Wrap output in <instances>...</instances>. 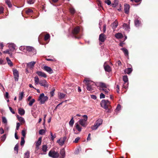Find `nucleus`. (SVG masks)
Instances as JSON below:
<instances>
[{"label": "nucleus", "instance_id": "f257e3e1", "mask_svg": "<svg viewBox=\"0 0 158 158\" xmlns=\"http://www.w3.org/2000/svg\"><path fill=\"white\" fill-rule=\"evenodd\" d=\"M83 82L86 85V88L89 91H92L94 90L96 85L95 83L92 81L88 80L87 78H85L83 81Z\"/></svg>", "mask_w": 158, "mask_h": 158}, {"label": "nucleus", "instance_id": "f03ea898", "mask_svg": "<svg viewBox=\"0 0 158 158\" xmlns=\"http://www.w3.org/2000/svg\"><path fill=\"white\" fill-rule=\"evenodd\" d=\"M82 116L84 117V119H80L78 121V124L82 126V127H85L87 125L86 121L88 119V117L87 115H84Z\"/></svg>", "mask_w": 158, "mask_h": 158}, {"label": "nucleus", "instance_id": "7ed1b4c3", "mask_svg": "<svg viewBox=\"0 0 158 158\" xmlns=\"http://www.w3.org/2000/svg\"><path fill=\"white\" fill-rule=\"evenodd\" d=\"M48 99V97L47 96H45L44 93L40 94L38 98V101L41 104H44L45 102Z\"/></svg>", "mask_w": 158, "mask_h": 158}, {"label": "nucleus", "instance_id": "20e7f679", "mask_svg": "<svg viewBox=\"0 0 158 158\" xmlns=\"http://www.w3.org/2000/svg\"><path fill=\"white\" fill-rule=\"evenodd\" d=\"M59 154L57 151L53 150H51L48 153L49 156L52 158H57L59 156Z\"/></svg>", "mask_w": 158, "mask_h": 158}, {"label": "nucleus", "instance_id": "39448f33", "mask_svg": "<svg viewBox=\"0 0 158 158\" xmlns=\"http://www.w3.org/2000/svg\"><path fill=\"white\" fill-rule=\"evenodd\" d=\"M102 120L101 119H99L97 120L94 125L91 127V129L93 130H95L102 124Z\"/></svg>", "mask_w": 158, "mask_h": 158}, {"label": "nucleus", "instance_id": "423d86ee", "mask_svg": "<svg viewBox=\"0 0 158 158\" xmlns=\"http://www.w3.org/2000/svg\"><path fill=\"white\" fill-rule=\"evenodd\" d=\"M110 104V102L107 100H102L101 103V106L106 109H108Z\"/></svg>", "mask_w": 158, "mask_h": 158}, {"label": "nucleus", "instance_id": "0eeeda50", "mask_svg": "<svg viewBox=\"0 0 158 158\" xmlns=\"http://www.w3.org/2000/svg\"><path fill=\"white\" fill-rule=\"evenodd\" d=\"M123 81H124V83L123 86V88L127 89L128 85V78L127 75L124 76L123 77Z\"/></svg>", "mask_w": 158, "mask_h": 158}, {"label": "nucleus", "instance_id": "6e6552de", "mask_svg": "<svg viewBox=\"0 0 158 158\" xmlns=\"http://www.w3.org/2000/svg\"><path fill=\"white\" fill-rule=\"evenodd\" d=\"M13 72L15 81H18L19 77V73L18 71L16 69H13Z\"/></svg>", "mask_w": 158, "mask_h": 158}, {"label": "nucleus", "instance_id": "1a4fd4ad", "mask_svg": "<svg viewBox=\"0 0 158 158\" xmlns=\"http://www.w3.org/2000/svg\"><path fill=\"white\" fill-rule=\"evenodd\" d=\"M39 84L42 86H44L45 88H48V83L45 80H41L39 83Z\"/></svg>", "mask_w": 158, "mask_h": 158}, {"label": "nucleus", "instance_id": "9d476101", "mask_svg": "<svg viewBox=\"0 0 158 158\" xmlns=\"http://www.w3.org/2000/svg\"><path fill=\"white\" fill-rule=\"evenodd\" d=\"M26 52H32L34 54H35L36 53L35 49L30 46H26Z\"/></svg>", "mask_w": 158, "mask_h": 158}, {"label": "nucleus", "instance_id": "9b49d317", "mask_svg": "<svg viewBox=\"0 0 158 158\" xmlns=\"http://www.w3.org/2000/svg\"><path fill=\"white\" fill-rule=\"evenodd\" d=\"M35 63V62L34 61H31L27 63V66L28 68H29L30 69H32L33 68Z\"/></svg>", "mask_w": 158, "mask_h": 158}, {"label": "nucleus", "instance_id": "f8f14e48", "mask_svg": "<svg viewBox=\"0 0 158 158\" xmlns=\"http://www.w3.org/2000/svg\"><path fill=\"white\" fill-rule=\"evenodd\" d=\"M139 19L138 17L137 16H136V17H135V26L136 27H138L141 24V22L139 20Z\"/></svg>", "mask_w": 158, "mask_h": 158}, {"label": "nucleus", "instance_id": "ddd939ff", "mask_svg": "<svg viewBox=\"0 0 158 158\" xmlns=\"http://www.w3.org/2000/svg\"><path fill=\"white\" fill-rule=\"evenodd\" d=\"M124 12L127 14L129 13V10L130 8V5L128 4H125L124 6Z\"/></svg>", "mask_w": 158, "mask_h": 158}, {"label": "nucleus", "instance_id": "4468645a", "mask_svg": "<svg viewBox=\"0 0 158 158\" xmlns=\"http://www.w3.org/2000/svg\"><path fill=\"white\" fill-rule=\"evenodd\" d=\"M8 47L9 48V50L10 51L14 52L15 50L16 46L13 43H9V44Z\"/></svg>", "mask_w": 158, "mask_h": 158}, {"label": "nucleus", "instance_id": "2eb2a0df", "mask_svg": "<svg viewBox=\"0 0 158 158\" xmlns=\"http://www.w3.org/2000/svg\"><path fill=\"white\" fill-rule=\"evenodd\" d=\"M106 35L103 33H102L99 35V40L101 42H104L106 40Z\"/></svg>", "mask_w": 158, "mask_h": 158}, {"label": "nucleus", "instance_id": "dca6fc26", "mask_svg": "<svg viewBox=\"0 0 158 158\" xmlns=\"http://www.w3.org/2000/svg\"><path fill=\"white\" fill-rule=\"evenodd\" d=\"M48 147L46 145H43L42 147V151L43 152H41L40 154L41 155H45L46 154V152L47 151Z\"/></svg>", "mask_w": 158, "mask_h": 158}, {"label": "nucleus", "instance_id": "f3484780", "mask_svg": "<svg viewBox=\"0 0 158 158\" xmlns=\"http://www.w3.org/2000/svg\"><path fill=\"white\" fill-rule=\"evenodd\" d=\"M43 69L45 71L48 72L49 73H53V71L51 68L48 66H45L44 67Z\"/></svg>", "mask_w": 158, "mask_h": 158}, {"label": "nucleus", "instance_id": "a211bd4d", "mask_svg": "<svg viewBox=\"0 0 158 158\" xmlns=\"http://www.w3.org/2000/svg\"><path fill=\"white\" fill-rule=\"evenodd\" d=\"M36 73L40 77H42L44 78L47 77V75L44 72L40 71L36 72Z\"/></svg>", "mask_w": 158, "mask_h": 158}, {"label": "nucleus", "instance_id": "6ab92c4d", "mask_svg": "<svg viewBox=\"0 0 158 158\" xmlns=\"http://www.w3.org/2000/svg\"><path fill=\"white\" fill-rule=\"evenodd\" d=\"M104 67L105 70L107 72H110L111 71V68L109 65H106V63H105L104 64Z\"/></svg>", "mask_w": 158, "mask_h": 158}, {"label": "nucleus", "instance_id": "aec40b11", "mask_svg": "<svg viewBox=\"0 0 158 158\" xmlns=\"http://www.w3.org/2000/svg\"><path fill=\"white\" fill-rule=\"evenodd\" d=\"M80 28L78 26L75 27L73 30L72 31V33L73 34H77L79 32Z\"/></svg>", "mask_w": 158, "mask_h": 158}, {"label": "nucleus", "instance_id": "412c9836", "mask_svg": "<svg viewBox=\"0 0 158 158\" xmlns=\"http://www.w3.org/2000/svg\"><path fill=\"white\" fill-rule=\"evenodd\" d=\"M42 138L40 137L38 141L36 142L35 145L36 148H39V146L40 145L41 143Z\"/></svg>", "mask_w": 158, "mask_h": 158}, {"label": "nucleus", "instance_id": "4be33fe9", "mask_svg": "<svg viewBox=\"0 0 158 158\" xmlns=\"http://www.w3.org/2000/svg\"><path fill=\"white\" fill-rule=\"evenodd\" d=\"M132 71V69L131 68H127L125 69L124 70L125 73L128 74H130Z\"/></svg>", "mask_w": 158, "mask_h": 158}, {"label": "nucleus", "instance_id": "5701e85b", "mask_svg": "<svg viewBox=\"0 0 158 158\" xmlns=\"http://www.w3.org/2000/svg\"><path fill=\"white\" fill-rule=\"evenodd\" d=\"M121 49L123 51L124 54L125 56H128V51L127 49L125 48H121Z\"/></svg>", "mask_w": 158, "mask_h": 158}, {"label": "nucleus", "instance_id": "b1692460", "mask_svg": "<svg viewBox=\"0 0 158 158\" xmlns=\"http://www.w3.org/2000/svg\"><path fill=\"white\" fill-rule=\"evenodd\" d=\"M60 154L61 155V158H64L65 156V152L64 149H62L60 151Z\"/></svg>", "mask_w": 158, "mask_h": 158}, {"label": "nucleus", "instance_id": "393cba45", "mask_svg": "<svg viewBox=\"0 0 158 158\" xmlns=\"http://www.w3.org/2000/svg\"><path fill=\"white\" fill-rule=\"evenodd\" d=\"M25 110L22 108H20L18 110V113L21 115H22L25 114Z\"/></svg>", "mask_w": 158, "mask_h": 158}, {"label": "nucleus", "instance_id": "a878e982", "mask_svg": "<svg viewBox=\"0 0 158 158\" xmlns=\"http://www.w3.org/2000/svg\"><path fill=\"white\" fill-rule=\"evenodd\" d=\"M75 127L78 131L79 132L81 131L82 128L78 123H77L75 124Z\"/></svg>", "mask_w": 158, "mask_h": 158}, {"label": "nucleus", "instance_id": "bb28decb", "mask_svg": "<svg viewBox=\"0 0 158 158\" xmlns=\"http://www.w3.org/2000/svg\"><path fill=\"white\" fill-rule=\"evenodd\" d=\"M34 81L35 85L38 84L40 82L39 79L37 76H36L34 77Z\"/></svg>", "mask_w": 158, "mask_h": 158}, {"label": "nucleus", "instance_id": "cd10ccee", "mask_svg": "<svg viewBox=\"0 0 158 158\" xmlns=\"http://www.w3.org/2000/svg\"><path fill=\"white\" fill-rule=\"evenodd\" d=\"M17 117L18 119V120L19 122L22 123H25V121L24 118L21 117H19L18 115L17 116Z\"/></svg>", "mask_w": 158, "mask_h": 158}, {"label": "nucleus", "instance_id": "c85d7f7f", "mask_svg": "<svg viewBox=\"0 0 158 158\" xmlns=\"http://www.w3.org/2000/svg\"><path fill=\"white\" fill-rule=\"evenodd\" d=\"M6 60L8 64L10 66L12 67L13 66L12 62L11 61V60L9 59L8 57L6 58Z\"/></svg>", "mask_w": 158, "mask_h": 158}, {"label": "nucleus", "instance_id": "c756f323", "mask_svg": "<svg viewBox=\"0 0 158 158\" xmlns=\"http://www.w3.org/2000/svg\"><path fill=\"white\" fill-rule=\"evenodd\" d=\"M115 36L117 39H120L122 38L123 37V35L121 33H118L115 34Z\"/></svg>", "mask_w": 158, "mask_h": 158}, {"label": "nucleus", "instance_id": "7c9ffc66", "mask_svg": "<svg viewBox=\"0 0 158 158\" xmlns=\"http://www.w3.org/2000/svg\"><path fill=\"white\" fill-rule=\"evenodd\" d=\"M58 143L61 146H62L64 143V141L61 138L57 141Z\"/></svg>", "mask_w": 158, "mask_h": 158}, {"label": "nucleus", "instance_id": "2f4dec72", "mask_svg": "<svg viewBox=\"0 0 158 158\" xmlns=\"http://www.w3.org/2000/svg\"><path fill=\"white\" fill-rule=\"evenodd\" d=\"M100 85L101 86V89H103L108 87V86L106 85L105 83H100Z\"/></svg>", "mask_w": 158, "mask_h": 158}, {"label": "nucleus", "instance_id": "473e14b6", "mask_svg": "<svg viewBox=\"0 0 158 158\" xmlns=\"http://www.w3.org/2000/svg\"><path fill=\"white\" fill-rule=\"evenodd\" d=\"M101 90L103 91L106 94H108L109 91H110L109 89H108L107 87L103 89H101Z\"/></svg>", "mask_w": 158, "mask_h": 158}, {"label": "nucleus", "instance_id": "72a5a7b5", "mask_svg": "<svg viewBox=\"0 0 158 158\" xmlns=\"http://www.w3.org/2000/svg\"><path fill=\"white\" fill-rule=\"evenodd\" d=\"M74 121L73 120V117H72L69 122V125L70 127H73L74 123Z\"/></svg>", "mask_w": 158, "mask_h": 158}, {"label": "nucleus", "instance_id": "f704fd0d", "mask_svg": "<svg viewBox=\"0 0 158 158\" xmlns=\"http://www.w3.org/2000/svg\"><path fill=\"white\" fill-rule=\"evenodd\" d=\"M123 26L125 30H126L129 31L130 28L129 26H128L127 24L126 23H124L123 25Z\"/></svg>", "mask_w": 158, "mask_h": 158}, {"label": "nucleus", "instance_id": "c9c22d12", "mask_svg": "<svg viewBox=\"0 0 158 158\" xmlns=\"http://www.w3.org/2000/svg\"><path fill=\"white\" fill-rule=\"evenodd\" d=\"M118 25V23L117 22H114L112 25V27L113 29H115L117 27Z\"/></svg>", "mask_w": 158, "mask_h": 158}, {"label": "nucleus", "instance_id": "e433bc0d", "mask_svg": "<svg viewBox=\"0 0 158 158\" xmlns=\"http://www.w3.org/2000/svg\"><path fill=\"white\" fill-rule=\"evenodd\" d=\"M24 96V93L23 92H21L19 94V101H21L22 100Z\"/></svg>", "mask_w": 158, "mask_h": 158}, {"label": "nucleus", "instance_id": "4c0bfd02", "mask_svg": "<svg viewBox=\"0 0 158 158\" xmlns=\"http://www.w3.org/2000/svg\"><path fill=\"white\" fill-rule=\"evenodd\" d=\"M30 153L29 151H27L24 154V158H29L30 156H29Z\"/></svg>", "mask_w": 158, "mask_h": 158}, {"label": "nucleus", "instance_id": "58836bf2", "mask_svg": "<svg viewBox=\"0 0 158 158\" xmlns=\"http://www.w3.org/2000/svg\"><path fill=\"white\" fill-rule=\"evenodd\" d=\"M35 100L34 99H32L31 100L29 101V102L28 105L29 106H31L33 105V103L35 102Z\"/></svg>", "mask_w": 158, "mask_h": 158}, {"label": "nucleus", "instance_id": "ea45409f", "mask_svg": "<svg viewBox=\"0 0 158 158\" xmlns=\"http://www.w3.org/2000/svg\"><path fill=\"white\" fill-rule=\"evenodd\" d=\"M19 49L20 50L23 51L24 52L27 53V52H26V47L21 46L19 47Z\"/></svg>", "mask_w": 158, "mask_h": 158}, {"label": "nucleus", "instance_id": "a19ab883", "mask_svg": "<svg viewBox=\"0 0 158 158\" xmlns=\"http://www.w3.org/2000/svg\"><path fill=\"white\" fill-rule=\"evenodd\" d=\"M5 2L9 7H11L12 5L10 3V0H6Z\"/></svg>", "mask_w": 158, "mask_h": 158}, {"label": "nucleus", "instance_id": "79ce46f5", "mask_svg": "<svg viewBox=\"0 0 158 158\" xmlns=\"http://www.w3.org/2000/svg\"><path fill=\"white\" fill-rule=\"evenodd\" d=\"M118 1L117 0H114V3L112 4V6L113 7H115L118 5Z\"/></svg>", "mask_w": 158, "mask_h": 158}, {"label": "nucleus", "instance_id": "37998d69", "mask_svg": "<svg viewBox=\"0 0 158 158\" xmlns=\"http://www.w3.org/2000/svg\"><path fill=\"white\" fill-rule=\"evenodd\" d=\"M121 108V106L120 105L118 104L116 108V112L117 113H118V111L120 110Z\"/></svg>", "mask_w": 158, "mask_h": 158}, {"label": "nucleus", "instance_id": "c03bdc74", "mask_svg": "<svg viewBox=\"0 0 158 158\" xmlns=\"http://www.w3.org/2000/svg\"><path fill=\"white\" fill-rule=\"evenodd\" d=\"M46 132V130L44 129L40 130L39 131V134L40 135H42L44 134Z\"/></svg>", "mask_w": 158, "mask_h": 158}, {"label": "nucleus", "instance_id": "a18cd8bd", "mask_svg": "<svg viewBox=\"0 0 158 158\" xmlns=\"http://www.w3.org/2000/svg\"><path fill=\"white\" fill-rule=\"evenodd\" d=\"M65 94L62 93H60L59 94V98L60 99L63 98L65 97Z\"/></svg>", "mask_w": 158, "mask_h": 158}, {"label": "nucleus", "instance_id": "49530a36", "mask_svg": "<svg viewBox=\"0 0 158 158\" xmlns=\"http://www.w3.org/2000/svg\"><path fill=\"white\" fill-rule=\"evenodd\" d=\"M6 134H4L1 137V140L3 142L4 141L6 138Z\"/></svg>", "mask_w": 158, "mask_h": 158}, {"label": "nucleus", "instance_id": "de8ad7c7", "mask_svg": "<svg viewBox=\"0 0 158 158\" xmlns=\"http://www.w3.org/2000/svg\"><path fill=\"white\" fill-rule=\"evenodd\" d=\"M69 10H70V11L72 14H73L75 13V10L74 9V8H73V7H70V8Z\"/></svg>", "mask_w": 158, "mask_h": 158}, {"label": "nucleus", "instance_id": "09e8293b", "mask_svg": "<svg viewBox=\"0 0 158 158\" xmlns=\"http://www.w3.org/2000/svg\"><path fill=\"white\" fill-rule=\"evenodd\" d=\"M26 12L27 14L29 15L32 13L33 11L30 9H28V10H26Z\"/></svg>", "mask_w": 158, "mask_h": 158}, {"label": "nucleus", "instance_id": "8fccbe9b", "mask_svg": "<svg viewBox=\"0 0 158 158\" xmlns=\"http://www.w3.org/2000/svg\"><path fill=\"white\" fill-rule=\"evenodd\" d=\"M2 122L6 124L7 123V120L5 117H2Z\"/></svg>", "mask_w": 158, "mask_h": 158}, {"label": "nucleus", "instance_id": "3c124183", "mask_svg": "<svg viewBox=\"0 0 158 158\" xmlns=\"http://www.w3.org/2000/svg\"><path fill=\"white\" fill-rule=\"evenodd\" d=\"M21 146H23L25 143V140H24V137H21Z\"/></svg>", "mask_w": 158, "mask_h": 158}, {"label": "nucleus", "instance_id": "603ef678", "mask_svg": "<svg viewBox=\"0 0 158 158\" xmlns=\"http://www.w3.org/2000/svg\"><path fill=\"white\" fill-rule=\"evenodd\" d=\"M50 37V35L48 34H46L44 37V40H48Z\"/></svg>", "mask_w": 158, "mask_h": 158}, {"label": "nucleus", "instance_id": "864d4df0", "mask_svg": "<svg viewBox=\"0 0 158 158\" xmlns=\"http://www.w3.org/2000/svg\"><path fill=\"white\" fill-rule=\"evenodd\" d=\"M3 53L5 54L7 53L10 55H12V53H10L9 52V50H7L5 51H4L3 52Z\"/></svg>", "mask_w": 158, "mask_h": 158}, {"label": "nucleus", "instance_id": "5fc2aeb1", "mask_svg": "<svg viewBox=\"0 0 158 158\" xmlns=\"http://www.w3.org/2000/svg\"><path fill=\"white\" fill-rule=\"evenodd\" d=\"M105 2L108 5H110L111 4V2L110 0H106L105 1Z\"/></svg>", "mask_w": 158, "mask_h": 158}, {"label": "nucleus", "instance_id": "6e6d98bb", "mask_svg": "<svg viewBox=\"0 0 158 158\" xmlns=\"http://www.w3.org/2000/svg\"><path fill=\"white\" fill-rule=\"evenodd\" d=\"M80 138L79 137H77L76 138L75 140L73 141V142L75 143H77L78 142L79 140L80 139Z\"/></svg>", "mask_w": 158, "mask_h": 158}, {"label": "nucleus", "instance_id": "4d7b16f0", "mask_svg": "<svg viewBox=\"0 0 158 158\" xmlns=\"http://www.w3.org/2000/svg\"><path fill=\"white\" fill-rule=\"evenodd\" d=\"M100 98H105V95L103 93H101L100 94Z\"/></svg>", "mask_w": 158, "mask_h": 158}, {"label": "nucleus", "instance_id": "13d9d810", "mask_svg": "<svg viewBox=\"0 0 158 158\" xmlns=\"http://www.w3.org/2000/svg\"><path fill=\"white\" fill-rule=\"evenodd\" d=\"M22 135L23 136V137L24 138V137H25V135H26L25 131L24 130H22Z\"/></svg>", "mask_w": 158, "mask_h": 158}, {"label": "nucleus", "instance_id": "bf43d9fd", "mask_svg": "<svg viewBox=\"0 0 158 158\" xmlns=\"http://www.w3.org/2000/svg\"><path fill=\"white\" fill-rule=\"evenodd\" d=\"M106 29V25L104 24L103 27V33H105Z\"/></svg>", "mask_w": 158, "mask_h": 158}, {"label": "nucleus", "instance_id": "052dcab7", "mask_svg": "<svg viewBox=\"0 0 158 158\" xmlns=\"http://www.w3.org/2000/svg\"><path fill=\"white\" fill-rule=\"evenodd\" d=\"M18 146L17 144H16L14 148V149L15 151H17V152H18Z\"/></svg>", "mask_w": 158, "mask_h": 158}, {"label": "nucleus", "instance_id": "680f3d73", "mask_svg": "<svg viewBox=\"0 0 158 158\" xmlns=\"http://www.w3.org/2000/svg\"><path fill=\"white\" fill-rule=\"evenodd\" d=\"M50 134L51 136V139L53 140L56 137V135H53L51 132Z\"/></svg>", "mask_w": 158, "mask_h": 158}, {"label": "nucleus", "instance_id": "e2e57ef3", "mask_svg": "<svg viewBox=\"0 0 158 158\" xmlns=\"http://www.w3.org/2000/svg\"><path fill=\"white\" fill-rule=\"evenodd\" d=\"M4 8L2 7H0V14H2L3 12Z\"/></svg>", "mask_w": 158, "mask_h": 158}, {"label": "nucleus", "instance_id": "0e129e2a", "mask_svg": "<svg viewBox=\"0 0 158 158\" xmlns=\"http://www.w3.org/2000/svg\"><path fill=\"white\" fill-rule=\"evenodd\" d=\"M20 126V124L19 123H17L16 127V129L17 130H18L19 129Z\"/></svg>", "mask_w": 158, "mask_h": 158}, {"label": "nucleus", "instance_id": "69168bd1", "mask_svg": "<svg viewBox=\"0 0 158 158\" xmlns=\"http://www.w3.org/2000/svg\"><path fill=\"white\" fill-rule=\"evenodd\" d=\"M55 91V89L52 90L50 92V94L51 95V97H52L54 95V92Z\"/></svg>", "mask_w": 158, "mask_h": 158}, {"label": "nucleus", "instance_id": "338daca9", "mask_svg": "<svg viewBox=\"0 0 158 158\" xmlns=\"http://www.w3.org/2000/svg\"><path fill=\"white\" fill-rule=\"evenodd\" d=\"M9 109H10V110L11 111V112L13 114H15V111L13 110L12 108L11 107H9Z\"/></svg>", "mask_w": 158, "mask_h": 158}, {"label": "nucleus", "instance_id": "774afa93", "mask_svg": "<svg viewBox=\"0 0 158 158\" xmlns=\"http://www.w3.org/2000/svg\"><path fill=\"white\" fill-rule=\"evenodd\" d=\"M116 88L117 89L116 90V91L117 93H119V85H117L116 86Z\"/></svg>", "mask_w": 158, "mask_h": 158}]
</instances>
